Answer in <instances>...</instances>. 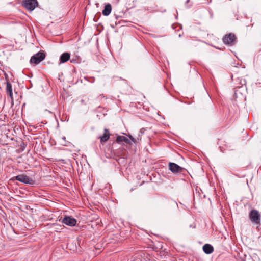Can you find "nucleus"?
<instances>
[{"mask_svg":"<svg viewBox=\"0 0 261 261\" xmlns=\"http://www.w3.org/2000/svg\"><path fill=\"white\" fill-rule=\"evenodd\" d=\"M129 137L133 142L135 143L136 142V139L134 138H133L132 136L129 135Z\"/></svg>","mask_w":261,"mask_h":261,"instance_id":"nucleus-16","label":"nucleus"},{"mask_svg":"<svg viewBox=\"0 0 261 261\" xmlns=\"http://www.w3.org/2000/svg\"><path fill=\"white\" fill-rule=\"evenodd\" d=\"M110 137V133L109 129L105 128L103 135L99 137L100 138L101 144L106 142L109 139Z\"/></svg>","mask_w":261,"mask_h":261,"instance_id":"nucleus-8","label":"nucleus"},{"mask_svg":"<svg viewBox=\"0 0 261 261\" xmlns=\"http://www.w3.org/2000/svg\"><path fill=\"white\" fill-rule=\"evenodd\" d=\"M22 5L28 10L32 11L38 5L36 0H23Z\"/></svg>","mask_w":261,"mask_h":261,"instance_id":"nucleus-4","label":"nucleus"},{"mask_svg":"<svg viewBox=\"0 0 261 261\" xmlns=\"http://www.w3.org/2000/svg\"><path fill=\"white\" fill-rule=\"evenodd\" d=\"M62 222L68 226H74L76 224V220L70 216H65L63 219Z\"/></svg>","mask_w":261,"mask_h":261,"instance_id":"nucleus-7","label":"nucleus"},{"mask_svg":"<svg viewBox=\"0 0 261 261\" xmlns=\"http://www.w3.org/2000/svg\"><path fill=\"white\" fill-rule=\"evenodd\" d=\"M223 41L226 45L232 46L237 42V37L234 34H226L223 38Z\"/></svg>","mask_w":261,"mask_h":261,"instance_id":"nucleus-3","label":"nucleus"},{"mask_svg":"<svg viewBox=\"0 0 261 261\" xmlns=\"http://www.w3.org/2000/svg\"><path fill=\"white\" fill-rule=\"evenodd\" d=\"M70 59V54L68 53H63L60 58V63H65Z\"/></svg>","mask_w":261,"mask_h":261,"instance_id":"nucleus-12","label":"nucleus"},{"mask_svg":"<svg viewBox=\"0 0 261 261\" xmlns=\"http://www.w3.org/2000/svg\"><path fill=\"white\" fill-rule=\"evenodd\" d=\"M177 27V28H181V27L179 25H176V27Z\"/></svg>","mask_w":261,"mask_h":261,"instance_id":"nucleus-18","label":"nucleus"},{"mask_svg":"<svg viewBox=\"0 0 261 261\" xmlns=\"http://www.w3.org/2000/svg\"><path fill=\"white\" fill-rule=\"evenodd\" d=\"M14 178L16 180L25 184L33 185L35 184V181L32 178L24 174H19L15 176Z\"/></svg>","mask_w":261,"mask_h":261,"instance_id":"nucleus-2","label":"nucleus"},{"mask_svg":"<svg viewBox=\"0 0 261 261\" xmlns=\"http://www.w3.org/2000/svg\"><path fill=\"white\" fill-rule=\"evenodd\" d=\"M174 205H175V206H176V207H177V206H178V205H177V203H176V202H174Z\"/></svg>","mask_w":261,"mask_h":261,"instance_id":"nucleus-17","label":"nucleus"},{"mask_svg":"<svg viewBox=\"0 0 261 261\" xmlns=\"http://www.w3.org/2000/svg\"><path fill=\"white\" fill-rule=\"evenodd\" d=\"M52 226L54 230L56 232H61L64 227L63 225L57 224H53Z\"/></svg>","mask_w":261,"mask_h":261,"instance_id":"nucleus-14","label":"nucleus"},{"mask_svg":"<svg viewBox=\"0 0 261 261\" xmlns=\"http://www.w3.org/2000/svg\"><path fill=\"white\" fill-rule=\"evenodd\" d=\"M169 169L173 173V174H177L182 172L186 170L184 168H182L177 164L170 162L169 163Z\"/></svg>","mask_w":261,"mask_h":261,"instance_id":"nucleus-6","label":"nucleus"},{"mask_svg":"<svg viewBox=\"0 0 261 261\" xmlns=\"http://www.w3.org/2000/svg\"><path fill=\"white\" fill-rule=\"evenodd\" d=\"M249 218L253 223L260 224L261 215L257 210L252 209L249 213Z\"/></svg>","mask_w":261,"mask_h":261,"instance_id":"nucleus-1","label":"nucleus"},{"mask_svg":"<svg viewBox=\"0 0 261 261\" xmlns=\"http://www.w3.org/2000/svg\"><path fill=\"white\" fill-rule=\"evenodd\" d=\"M6 91L10 97L12 99V88L11 83L9 82H6Z\"/></svg>","mask_w":261,"mask_h":261,"instance_id":"nucleus-13","label":"nucleus"},{"mask_svg":"<svg viewBox=\"0 0 261 261\" xmlns=\"http://www.w3.org/2000/svg\"><path fill=\"white\" fill-rule=\"evenodd\" d=\"M112 10V7L110 4L105 5L104 9L102 10V14L104 16H108Z\"/></svg>","mask_w":261,"mask_h":261,"instance_id":"nucleus-11","label":"nucleus"},{"mask_svg":"<svg viewBox=\"0 0 261 261\" xmlns=\"http://www.w3.org/2000/svg\"><path fill=\"white\" fill-rule=\"evenodd\" d=\"M116 142L120 143L122 142H124L128 144H131V142L125 136H118L116 138Z\"/></svg>","mask_w":261,"mask_h":261,"instance_id":"nucleus-10","label":"nucleus"},{"mask_svg":"<svg viewBox=\"0 0 261 261\" xmlns=\"http://www.w3.org/2000/svg\"><path fill=\"white\" fill-rule=\"evenodd\" d=\"M203 250L204 253L209 254L214 251V248L211 245L209 244H206L203 246Z\"/></svg>","mask_w":261,"mask_h":261,"instance_id":"nucleus-9","label":"nucleus"},{"mask_svg":"<svg viewBox=\"0 0 261 261\" xmlns=\"http://www.w3.org/2000/svg\"><path fill=\"white\" fill-rule=\"evenodd\" d=\"M106 99L105 96L103 94H100L96 99V101H98L99 102H102L103 100Z\"/></svg>","mask_w":261,"mask_h":261,"instance_id":"nucleus-15","label":"nucleus"},{"mask_svg":"<svg viewBox=\"0 0 261 261\" xmlns=\"http://www.w3.org/2000/svg\"><path fill=\"white\" fill-rule=\"evenodd\" d=\"M45 58V54L44 52H38L33 55L31 59L30 63L37 65L43 61Z\"/></svg>","mask_w":261,"mask_h":261,"instance_id":"nucleus-5","label":"nucleus"}]
</instances>
